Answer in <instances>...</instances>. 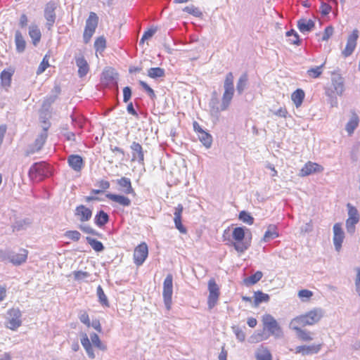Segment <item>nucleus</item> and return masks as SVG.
Returning <instances> with one entry per match:
<instances>
[{
	"instance_id": "aec40b11",
	"label": "nucleus",
	"mask_w": 360,
	"mask_h": 360,
	"mask_svg": "<svg viewBox=\"0 0 360 360\" xmlns=\"http://www.w3.org/2000/svg\"><path fill=\"white\" fill-rule=\"evenodd\" d=\"M321 348V345H301L295 349V354H301L302 356L317 354Z\"/></svg>"
},
{
	"instance_id": "37998d69",
	"label": "nucleus",
	"mask_w": 360,
	"mask_h": 360,
	"mask_svg": "<svg viewBox=\"0 0 360 360\" xmlns=\"http://www.w3.org/2000/svg\"><path fill=\"white\" fill-rule=\"evenodd\" d=\"M86 241L91 245V247L96 252H101L104 250L103 243L96 239L91 237H86Z\"/></svg>"
},
{
	"instance_id": "a211bd4d",
	"label": "nucleus",
	"mask_w": 360,
	"mask_h": 360,
	"mask_svg": "<svg viewBox=\"0 0 360 360\" xmlns=\"http://www.w3.org/2000/svg\"><path fill=\"white\" fill-rule=\"evenodd\" d=\"M75 215L81 222H86L91 219L92 217V210L85 205H80L76 207Z\"/></svg>"
},
{
	"instance_id": "c03bdc74",
	"label": "nucleus",
	"mask_w": 360,
	"mask_h": 360,
	"mask_svg": "<svg viewBox=\"0 0 360 360\" xmlns=\"http://www.w3.org/2000/svg\"><path fill=\"white\" fill-rule=\"evenodd\" d=\"M55 91L56 93L54 94H51L49 96H47L44 102H43V108H49L53 103L55 102V101L56 100V98L58 96V94H59L60 92V89L59 87H55Z\"/></svg>"
},
{
	"instance_id": "de8ad7c7",
	"label": "nucleus",
	"mask_w": 360,
	"mask_h": 360,
	"mask_svg": "<svg viewBox=\"0 0 360 360\" xmlns=\"http://www.w3.org/2000/svg\"><path fill=\"white\" fill-rule=\"evenodd\" d=\"M239 219L249 225H252L254 223V218L245 211H241L240 212Z\"/></svg>"
},
{
	"instance_id": "a19ab883",
	"label": "nucleus",
	"mask_w": 360,
	"mask_h": 360,
	"mask_svg": "<svg viewBox=\"0 0 360 360\" xmlns=\"http://www.w3.org/2000/svg\"><path fill=\"white\" fill-rule=\"evenodd\" d=\"M97 296L98 298V302L101 304L104 307H109V302L107 296L105 295L102 287L98 285L96 290Z\"/></svg>"
},
{
	"instance_id": "13d9d810",
	"label": "nucleus",
	"mask_w": 360,
	"mask_h": 360,
	"mask_svg": "<svg viewBox=\"0 0 360 360\" xmlns=\"http://www.w3.org/2000/svg\"><path fill=\"white\" fill-rule=\"evenodd\" d=\"M49 66V60L46 58V56L43 58L42 61L39 64L37 70V74L41 75L42 74L45 70Z\"/></svg>"
},
{
	"instance_id": "5701e85b",
	"label": "nucleus",
	"mask_w": 360,
	"mask_h": 360,
	"mask_svg": "<svg viewBox=\"0 0 360 360\" xmlns=\"http://www.w3.org/2000/svg\"><path fill=\"white\" fill-rule=\"evenodd\" d=\"M75 63L78 67V75L79 77L86 76L89 70V67L84 57L82 55L76 56Z\"/></svg>"
},
{
	"instance_id": "49530a36",
	"label": "nucleus",
	"mask_w": 360,
	"mask_h": 360,
	"mask_svg": "<svg viewBox=\"0 0 360 360\" xmlns=\"http://www.w3.org/2000/svg\"><path fill=\"white\" fill-rule=\"evenodd\" d=\"M74 279L77 281H85L90 276V274L87 271H74L72 273Z\"/></svg>"
},
{
	"instance_id": "9b49d317",
	"label": "nucleus",
	"mask_w": 360,
	"mask_h": 360,
	"mask_svg": "<svg viewBox=\"0 0 360 360\" xmlns=\"http://www.w3.org/2000/svg\"><path fill=\"white\" fill-rule=\"evenodd\" d=\"M56 8L57 5L53 1H49L45 5L44 16L46 21V27L49 30H51L55 24L56 20Z\"/></svg>"
},
{
	"instance_id": "bb28decb",
	"label": "nucleus",
	"mask_w": 360,
	"mask_h": 360,
	"mask_svg": "<svg viewBox=\"0 0 360 360\" xmlns=\"http://www.w3.org/2000/svg\"><path fill=\"white\" fill-rule=\"evenodd\" d=\"M255 358L257 360H271L272 355L267 347L261 345L255 351Z\"/></svg>"
},
{
	"instance_id": "f704fd0d",
	"label": "nucleus",
	"mask_w": 360,
	"mask_h": 360,
	"mask_svg": "<svg viewBox=\"0 0 360 360\" xmlns=\"http://www.w3.org/2000/svg\"><path fill=\"white\" fill-rule=\"evenodd\" d=\"M108 221L109 216L103 210L98 212L94 218V223L99 227L103 226Z\"/></svg>"
},
{
	"instance_id": "6e6552de",
	"label": "nucleus",
	"mask_w": 360,
	"mask_h": 360,
	"mask_svg": "<svg viewBox=\"0 0 360 360\" xmlns=\"http://www.w3.org/2000/svg\"><path fill=\"white\" fill-rule=\"evenodd\" d=\"M173 294V277L172 274H168L163 282L162 296L165 305L167 310L171 309L172 298Z\"/></svg>"
},
{
	"instance_id": "c9c22d12",
	"label": "nucleus",
	"mask_w": 360,
	"mask_h": 360,
	"mask_svg": "<svg viewBox=\"0 0 360 360\" xmlns=\"http://www.w3.org/2000/svg\"><path fill=\"white\" fill-rule=\"evenodd\" d=\"M14 71L12 69L4 70L0 75V79L2 86H9L11 82V77Z\"/></svg>"
},
{
	"instance_id": "3c124183",
	"label": "nucleus",
	"mask_w": 360,
	"mask_h": 360,
	"mask_svg": "<svg viewBox=\"0 0 360 360\" xmlns=\"http://www.w3.org/2000/svg\"><path fill=\"white\" fill-rule=\"evenodd\" d=\"M184 11L189 13V14H191L193 15V16H195V17H200L202 15V12L200 11V10L194 6H188L186 7H185L184 8Z\"/></svg>"
},
{
	"instance_id": "4468645a",
	"label": "nucleus",
	"mask_w": 360,
	"mask_h": 360,
	"mask_svg": "<svg viewBox=\"0 0 360 360\" xmlns=\"http://www.w3.org/2000/svg\"><path fill=\"white\" fill-rule=\"evenodd\" d=\"M359 38V31L355 29L352 31V34L349 35L347 41V44L342 53L345 57H348L354 51L356 46L357 39Z\"/></svg>"
},
{
	"instance_id": "58836bf2",
	"label": "nucleus",
	"mask_w": 360,
	"mask_h": 360,
	"mask_svg": "<svg viewBox=\"0 0 360 360\" xmlns=\"http://www.w3.org/2000/svg\"><path fill=\"white\" fill-rule=\"evenodd\" d=\"M263 276V274L260 271H256L254 274L250 276L245 278L243 281L245 285H252L257 283Z\"/></svg>"
},
{
	"instance_id": "6ab92c4d",
	"label": "nucleus",
	"mask_w": 360,
	"mask_h": 360,
	"mask_svg": "<svg viewBox=\"0 0 360 360\" xmlns=\"http://www.w3.org/2000/svg\"><path fill=\"white\" fill-rule=\"evenodd\" d=\"M130 148L132 153V161H137L139 164H143L144 162V151L141 144L134 141Z\"/></svg>"
},
{
	"instance_id": "09e8293b",
	"label": "nucleus",
	"mask_w": 360,
	"mask_h": 360,
	"mask_svg": "<svg viewBox=\"0 0 360 360\" xmlns=\"http://www.w3.org/2000/svg\"><path fill=\"white\" fill-rule=\"evenodd\" d=\"M106 41L104 37H98L94 42V48L96 51H103L105 48Z\"/></svg>"
},
{
	"instance_id": "c85d7f7f",
	"label": "nucleus",
	"mask_w": 360,
	"mask_h": 360,
	"mask_svg": "<svg viewBox=\"0 0 360 360\" xmlns=\"http://www.w3.org/2000/svg\"><path fill=\"white\" fill-rule=\"evenodd\" d=\"M359 119L358 115L356 113H353L345 127V130L349 135H352L354 133L359 125Z\"/></svg>"
},
{
	"instance_id": "864d4df0",
	"label": "nucleus",
	"mask_w": 360,
	"mask_h": 360,
	"mask_svg": "<svg viewBox=\"0 0 360 360\" xmlns=\"http://www.w3.org/2000/svg\"><path fill=\"white\" fill-rule=\"evenodd\" d=\"M286 37H294V39H289V41L290 44L296 45H298L300 44L299 35L294 30H290L286 32Z\"/></svg>"
},
{
	"instance_id": "7ed1b4c3",
	"label": "nucleus",
	"mask_w": 360,
	"mask_h": 360,
	"mask_svg": "<svg viewBox=\"0 0 360 360\" xmlns=\"http://www.w3.org/2000/svg\"><path fill=\"white\" fill-rule=\"evenodd\" d=\"M51 174V168L45 162L34 163L28 172L30 179L33 181H41L50 176Z\"/></svg>"
},
{
	"instance_id": "a878e982",
	"label": "nucleus",
	"mask_w": 360,
	"mask_h": 360,
	"mask_svg": "<svg viewBox=\"0 0 360 360\" xmlns=\"http://www.w3.org/2000/svg\"><path fill=\"white\" fill-rule=\"evenodd\" d=\"M102 80L107 84H117V75L112 69L105 70L102 73Z\"/></svg>"
},
{
	"instance_id": "79ce46f5",
	"label": "nucleus",
	"mask_w": 360,
	"mask_h": 360,
	"mask_svg": "<svg viewBox=\"0 0 360 360\" xmlns=\"http://www.w3.org/2000/svg\"><path fill=\"white\" fill-rule=\"evenodd\" d=\"M148 76L153 79L165 76V70L161 68H151L148 70Z\"/></svg>"
},
{
	"instance_id": "6e6d98bb",
	"label": "nucleus",
	"mask_w": 360,
	"mask_h": 360,
	"mask_svg": "<svg viewBox=\"0 0 360 360\" xmlns=\"http://www.w3.org/2000/svg\"><path fill=\"white\" fill-rule=\"evenodd\" d=\"M219 294H209L207 304L210 309H212L217 304Z\"/></svg>"
},
{
	"instance_id": "774afa93",
	"label": "nucleus",
	"mask_w": 360,
	"mask_h": 360,
	"mask_svg": "<svg viewBox=\"0 0 360 360\" xmlns=\"http://www.w3.org/2000/svg\"><path fill=\"white\" fill-rule=\"evenodd\" d=\"M355 290L357 294L360 296V269H358L355 278Z\"/></svg>"
},
{
	"instance_id": "39448f33",
	"label": "nucleus",
	"mask_w": 360,
	"mask_h": 360,
	"mask_svg": "<svg viewBox=\"0 0 360 360\" xmlns=\"http://www.w3.org/2000/svg\"><path fill=\"white\" fill-rule=\"evenodd\" d=\"M21 316L22 314L19 309H8L6 313V326L12 330H16L22 325Z\"/></svg>"
},
{
	"instance_id": "393cba45",
	"label": "nucleus",
	"mask_w": 360,
	"mask_h": 360,
	"mask_svg": "<svg viewBox=\"0 0 360 360\" xmlns=\"http://www.w3.org/2000/svg\"><path fill=\"white\" fill-rule=\"evenodd\" d=\"M106 198L124 207H129L131 203V200L129 198L121 195L108 193L106 194Z\"/></svg>"
},
{
	"instance_id": "bf43d9fd",
	"label": "nucleus",
	"mask_w": 360,
	"mask_h": 360,
	"mask_svg": "<svg viewBox=\"0 0 360 360\" xmlns=\"http://www.w3.org/2000/svg\"><path fill=\"white\" fill-rule=\"evenodd\" d=\"M156 29H149L147 31L144 32L139 44H143L146 40H148V39L151 38L153 34L156 32Z\"/></svg>"
},
{
	"instance_id": "b1692460",
	"label": "nucleus",
	"mask_w": 360,
	"mask_h": 360,
	"mask_svg": "<svg viewBox=\"0 0 360 360\" xmlns=\"http://www.w3.org/2000/svg\"><path fill=\"white\" fill-rule=\"evenodd\" d=\"M314 26L315 23L311 19L301 18L297 21V27L303 34L309 32Z\"/></svg>"
},
{
	"instance_id": "0e129e2a",
	"label": "nucleus",
	"mask_w": 360,
	"mask_h": 360,
	"mask_svg": "<svg viewBox=\"0 0 360 360\" xmlns=\"http://www.w3.org/2000/svg\"><path fill=\"white\" fill-rule=\"evenodd\" d=\"M79 229L86 233H89L92 235H97V232L91 228L89 225L87 224H81L79 226Z\"/></svg>"
},
{
	"instance_id": "2f4dec72",
	"label": "nucleus",
	"mask_w": 360,
	"mask_h": 360,
	"mask_svg": "<svg viewBox=\"0 0 360 360\" xmlns=\"http://www.w3.org/2000/svg\"><path fill=\"white\" fill-rule=\"evenodd\" d=\"M117 184L122 188V191L126 194L134 193V191L131 186V183L129 179L127 177H122L117 180Z\"/></svg>"
},
{
	"instance_id": "69168bd1",
	"label": "nucleus",
	"mask_w": 360,
	"mask_h": 360,
	"mask_svg": "<svg viewBox=\"0 0 360 360\" xmlns=\"http://www.w3.org/2000/svg\"><path fill=\"white\" fill-rule=\"evenodd\" d=\"M319 10L323 15H327L331 11V6L326 3L322 2Z\"/></svg>"
},
{
	"instance_id": "9d476101",
	"label": "nucleus",
	"mask_w": 360,
	"mask_h": 360,
	"mask_svg": "<svg viewBox=\"0 0 360 360\" xmlns=\"http://www.w3.org/2000/svg\"><path fill=\"white\" fill-rule=\"evenodd\" d=\"M262 323L271 335L279 337L281 334V328L273 316L266 314L262 316Z\"/></svg>"
},
{
	"instance_id": "0eeeda50",
	"label": "nucleus",
	"mask_w": 360,
	"mask_h": 360,
	"mask_svg": "<svg viewBox=\"0 0 360 360\" xmlns=\"http://www.w3.org/2000/svg\"><path fill=\"white\" fill-rule=\"evenodd\" d=\"M347 207L348 218L346 220V229L349 234H353L355 231V226L359 221L360 216L357 209L352 204L348 203Z\"/></svg>"
},
{
	"instance_id": "338daca9",
	"label": "nucleus",
	"mask_w": 360,
	"mask_h": 360,
	"mask_svg": "<svg viewBox=\"0 0 360 360\" xmlns=\"http://www.w3.org/2000/svg\"><path fill=\"white\" fill-rule=\"evenodd\" d=\"M139 84L146 91V92L150 96V97H151V98L155 97L154 91L147 84L146 82H145L143 81H139Z\"/></svg>"
},
{
	"instance_id": "ddd939ff",
	"label": "nucleus",
	"mask_w": 360,
	"mask_h": 360,
	"mask_svg": "<svg viewBox=\"0 0 360 360\" xmlns=\"http://www.w3.org/2000/svg\"><path fill=\"white\" fill-rule=\"evenodd\" d=\"M289 327L290 328L295 331L297 338L299 340L304 342H309L313 340L311 333L306 329H302V325L298 323L294 324L293 321H290Z\"/></svg>"
},
{
	"instance_id": "dca6fc26",
	"label": "nucleus",
	"mask_w": 360,
	"mask_h": 360,
	"mask_svg": "<svg viewBox=\"0 0 360 360\" xmlns=\"http://www.w3.org/2000/svg\"><path fill=\"white\" fill-rule=\"evenodd\" d=\"M47 129L44 128V131L41 132L37 138L35 139L34 143L30 146L29 149L27 151V155H29L30 154H33L36 152H38L41 149L44 144L46 142V140L47 139Z\"/></svg>"
},
{
	"instance_id": "ea45409f",
	"label": "nucleus",
	"mask_w": 360,
	"mask_h": 360,
	"mask_svg": "<svg viewBox=\"0 0 360 360\" xmlns=\"http://www.w3.org/2000/svg\"><path fill=\"white\" fill-rule=\"evenodd\" d=\"M254 298L255 306H258L262 302H268L269 300V295L262 291H257L255 292Z\"/></svg>"
},
{
	"instance_id": "20e7f679",
	"label": "nucleus",
	"mask_w": 360,
	"mask_h": 360,
	"mask_svg": "<svg viewBox=\"0 0 360 360\" xmlns=\"http://www.w3.org/2000/svg\"><path fill=\"white\" fill-rule=\"evenodd\" d=\"M28 252L25 249H20L18 253L13 251H0V258L3 261H8L15 266H20L25 263L27 259Z\"/></svg>"
},
{
	"instance_id": "c756f323",
	"label": "nucleus",
	"mask_w": 360,
	"mask_h": 360,
	"mask_svg": "<svg viewBox=\"0 0 360 360\" xmlns=\"http://www.w3.org/2000/svg\"><path fill=\"white\" fill-rule=\"evenodd\" d=\"M29 35L33 44L36 46L39 42L41 37V31L37 25H31L29 27Z\"/></svg>"
},
{
	"instance_id": "603ef678",
	"label": "nucleus",
	"mask_w": 360,
	"mask_h": 360,
	"mask_svg": "<svg viewBox=\"0 0 360 360\" xmlns=\"http://www.w3.org/2000/svg\"><path fill=\"white\" fill-rule=\"evenodd\" d=\"M64 236L73 241H78L81 238V233L78 231H67Z\"/></svg>"
},
{
	"instance_id": "2eb2a0df",
	"label": "nucleus",
	"mask_w": 360,
	"mask_h": 360,
	"mask_svg": "<svg viewBox=\"0 0 360 360\" xmlns=\"http://www.w3.org/2000/svg\"><path fill=\"white\" fill-rule=\"evenodd\" d=\"M333 244L335 249L337 252H340L342 248V244L345 239V232L342 229L341 224L336 223L334 224L333 228Z\"/></svg>"
},
{
	"instance_id": "f3484780",
	"label": "nucleus",
	"mask_w": 360,
	"mask_h": 360,
	"mask_svg": "<svg viewBox=\"0 0 360 360\" xmlns=\"http://www.w3.org/2000/svg\"><path fill=\"white\" fill-rule=\"evenodd\" d=\"M323 171V167L316 163L312 162H307L303 167L300 169L299 176H307L314 173H319Z\"/></svg>"
},
{
	"instance_id": "473e14b6",
	"label": "nucleus",
	"mask_w": 360,
	"mask_h": 360,
	"mask_svg": "<svg viewBox=\"0 0 360 360\" xmlns=\"http://www.w3.org/2000/svg\"><path fill=\"white\" fill-rule=\"evenodd\" d=\"M15 44L17 52L22 53L25 51L26 42L21 32L18 30H17L15 34Z\"/></svg>"
},
{
	"instance_id": "cd10ccee",
	"label": "nucleus",
	"mask_w": 360,
	"mask_h": 360,
	"mask_svg": "<svg viewBox=\"0 0 360 360\" xmlns=\"http://www.w3.org/2000/svg\"><path fill=\"white\" fill-rule=\"evenodd\" d=\"M332 84L335 92L338 96H342L345 91L344 79L342 77L338 76L332 79Z\"/></svg>"
},
{
	"instance_id": "412c9836",
	"label": "nucleus",
	"mask_w": 360,
	"mask_h": 360,
	"mask_svg": "<svg viewBox=\"0 0 360 360\" xmlns=\"http://www.w3.org/2000/svg\"><path fill=\"white\" fill-rule=\"evenodd\" d=\"M184 207L182 205L179 204L174 209V221L175 224V227L181 233H186V229L183 226L181 223V214L183 212Z\"/></svg>"
},
{
	"instance_id": "f8f14e48",
	"label": "nucleus",
	"mask_w": 360,
	"mask_h": 360,
	"mask_svg": "<svg viewBox=\"0 0 360 360\" xmlns=\"http://www.w3.org/2000/svg\"><path fill=\"white\" fill-rule=\"evenodd\" d=\"M148 255V248L146 243H141L134 252V262L136 265L141 266L143 264Z\"/></svg>"
},
{
	"instance_id": "5fc2aeb1",
	"label": "nucleus",
	"mask_w": 360,
	"mask_h": 360,
	"mask_svg": "<svg viewBox=\"0 0 360 360\" xmlns=\"http://www.w3.org/2000/svg\"><path fill=\"white\" fill-rule=\"evenodd\" d=\"M209 294H219V288L214 279H210L208 282Z\"/></svg>"
},
{
	"instance_id": "a18cd8bd",
	"label": "nucleus",
	"mask_w": 360,
	"mask_h": 360,
	"mask_svg": "<svg viewBox=\"0 0 360 360\" xmlns=\"http://www.w3.org/2000/svg\"><path fill=\"white\" fill-rule=\"evenodd\" d=\"M324 65L325 63L319 66H316L309 69L307 72L309 77L311 78H318L322 74Z\"/></svg>"
},
{
	"instance_id": "7c9ffc66",
	"label": "nucleus",
	"mask_w": 360,
	"mask_h": 360,
	"mask_svg": "<svg viewBox=\"0 0 360 360\" xmlns=\"http://www.w3.org/2000/svg\"><path fill=\"white\" fill-rule=\"evenodd\" d=\"M278 236L277 231V227L276 225L270 224L267 227V230L264 233L262 241L264 243L269 242V240L274 239Z\"/></svg>"
},
{
	"instance_id": "4d7b16f0",
	"label": "nucleus",
	"mask_w": 360,
	"mask_h": 360,
	"mask_svg": "<svg viewBox=\"0 0 360 360\" xmlns=\"http://www.w3.org/2000/svg\"><path fill=\"white\" fill-rule=\"evenodd\" d=\"M313 292L311 290L304 289L298 292V297L302 300L306 301L312 297Z\"/></svg>"
},
{
	"instance_id": "1a4fd4ad",
	"label": "nucleus",
	"mask_w": 360,
	"mask_h": 360,
	"mask_svg": "<svg viewBox=\"0 0 360 360\" xmlns=\"http://www.w3.org/2000/svg\"><path fill=\"white\" fill-rule=\"evenodd\" d=\"M232 237L236 240L235 243H233V245L236 251L243 252L249 248L248 243L243 241L245 238V231L243 228H235L232 232Z\"/></svg>"
},
{
	"instance_id": "f257e3e1",
	"label": "nucleus",
	"mask_w": 360,
	"mask_h": 360,
	"mask_svg": "<svg viewBox=\"0 0 360 360\" xmlns=\"http://www.w3.org/2000/svg\"><path fill=\"white\" fill-rule=\"evenodd\" d=\"M234 77L231 72L226 74L224 82V94L220 106H211V113L217 115L220 112L228 109L233 99L235 89L233 85Z\"/></svg>"
},
{
	"instance_id": "8fccbe9b",
	"label": "nucleus",
	"mask_w": 360,
	"mask_h": 360,
	"mask_svg": "<svg viewBox=\"0 0 360 360\" xmlns=\"http://www.w3.org/2000/svg\"><path fill=\"white\" fill-rule=\"evenodd\" d=\"M71 118H72V124L75 127H78L79 129H82L83 127L85 120L82 116L71 115Z\"/></svg>"
},
{
	"instance_id": "e433bc0d",
	"label": "nucleus",
	"mask_w": 360,
	"mask_h": 360,
	"mask_svg": "<svg viewBox=\"0 0 360 360\" xmlns=\"http://www.w3.org/2000/svg\"><path fill=\"white\" fill-rule=\"evenodd\" d=\"M248 82V76L246 73H243L239 77L236 84V91L238 94H242L247 88Z\"/></svg>"
},
{
	"instance_id": "423d86ee",
	"label": "nucleus",
	"mask_w": 360,
	"mask_h": 360,
	"mask_svg": "<svg viewBox=\"0 0 360 360\" xmlns=\"http://www.w3.org/2000/svg\"><path fill=\"white\" fill-rule=\"evenodd\" d=\"M98 18L96 13L91 12L86 21V25L84 31L83 39L85 44L89 43L91 37L94 34L98 26Z\"/></svg>"
},
{
	"instance_id": "72a5a7b5",
	"label": "nucleus",
	"mask_w": 360,
	"mask_h": 360,
	"mask_svg": "<svg viewBox=\"0 0 360 360\" xmlns=\"http://www.w3.org/2000/svg\"><path fill=\"white\" fill-rule=\"evenodd\" d=\"M304 96V91L301 89H298L292 94L291 99L295 106L299 108L302 105Z\"/></svg>"
},
{
	"instance_id": "f03ea898",
	"label": "nucleus",
	"mask_w": 360,
	"mask_h": 360,
	"mask_svg": "<svg viewBox=\"0 0 360 360\" xmlns=\"http://www.w3.org/2000/svg\"><path fill=\"white\" fill-rule=\"evenodd\" d=\"M325 311L321 307H315L305 314L292 319L293 323H298L302 326H313L318 323L324 316Z\"/></svg>"
},
{
	"instance_id": "4be33fe9",
	"label": "nucleus",
	"mask_w": 360,
	"mask_h": 360,
	"mask_svg": "<svg viewBox=\"0 0 360 360\" xmlns=\"http://www.w3.org/2000/svg\"><path fill=\"white\" fill-rule=\"evenodd\" d=\"M68 165L75 172H80L84 166L82 158L79 155H70L68 157Z\"/></svg>"
},
{
	"instance_id": "680f3d73",
	"label": "nucleus",
	"mask_w": 360,
	"mask_h": 360,
	"mask_svg": "<svg viewBox=\"0 0 360 360\" xmlns=\"http://www.w3.org/2000/svg\"><path fill=\"white\" fill-rule=\"evenodd\" d=\"M90 338H91V342L93 343L94 345H95L96 347H97L99 349H104V347H103V346H102L100 338L96 333H92L90 335Z\"/></svg>"
},
{
	"instance_id": "4c0bfd02",
	"label": "nucleus",
	"mask_w": 360,
	"mask_h": 360,
	"mask_svg": "<svg viewBox=\"0 0 360 360\" xmlns=\"http://www.w3.org/2000/svg\"><path fill=\"white\" fill-rule=\"evenodd\" d=\"M198 136L200 142L206 148H210L211 147L212 143V137L211 134L205 131H202L200 134H198Z\"/></svg>"
},
{
	"instance_id": "e2e57ef3",
	"label": "nucleus",
	"mask_w": 360,
	"mask_h": 360,
	"mask_svg": "<svg viewBox=\"0 0 360 360\" xmlns=\"http://www.w3.org/2000/svg\"><path fill=\"white\" fill-rule=\"evenodd\" d=\"M333 34V27L328 26L326 27L323 36L321 37L322 41H327Z\"/></svg>"
},
{
	"instance_id": "052dcab7",
	"label": "nucleus",
	"mask_w": 360,
	"mask_h": 360,
	"mask_svg": "<svg viewBox=\"0 0 360 360\" xmlns=\"http://www.w3.org/2000/svg\"><path fill=\"white\" fill-rule=\"evenodd\" d=\"M233 333H235L236 338L240 342H243L245 339V333L243 332L242 329H240L239 327L235 326L233 327Z\"/></svg>"
}]
</instances>
